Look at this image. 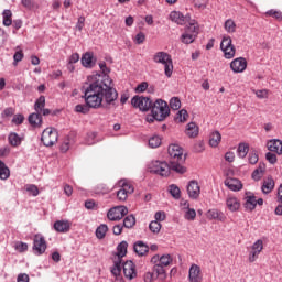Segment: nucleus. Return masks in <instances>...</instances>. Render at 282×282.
Wrapping results in <instances>:
<instances>
[{
  "instance_id": "obj_26",
  "label": "nucleus",
  "mask_w": 282,
  "mask_h": 282,
  "mask_svg": "<svg viewBox=\"0 0 282 282\" xmlns=\"http://www.w3.org/2000/svg\"><path fill=\"white\" fill-rule=\"evenodd\" d=\"M170 20L173 21V23H177V25H184V23H186V17L180 11H172L170 13Z\"/></svg>"
},
{
  "instance_id": "obj_47",
  "label": "nucleus",
  "mask_w": 282,
  "mask_h": 282,
  "mask_svg": "<svg viewBox=\"0 0 282 282\" xmlns=\"http://www.w3.org/2000/svg\"><path fill=\"white\" fill-rule=\"evenodd\" d=\"M170 107L174 111H177L182 107V101H180V98L174 97L170 100Z\"/></svg>"
},
{
  "instance_id": "obj_13",
  "label": "nucleus",
  "mask_w": 282,
  "mask_h": 282,
  "mask_svg": "<svg viewBox=\"0 0 282 282\" xmlns=\"http://www.w3.org/2000/svg\"><path fill=\"white\" fill-rule=\"evenodd\" d=\"M122 268H123V274L126 279H129V281H133V279L138 276V271L135 270V263H133V261L131 260L126 261L122 264Z\"/></svg>"
},
{
  "instance_id": "obj_22",
  "label": "nucleus",
  "mask_w": 282,
  "mask_h": 282,
  "mask_svg": "<svg viewBox=\"0 0 282 282\" xmlns=\"http://www.w3.org/2000/svg\"><path fill=\"white\" fill-rule=\"evenodd\" d=\"M225 186H227L229 191L234 192L241 191L243 188L241 181L238 178H227L225 181Z\"/></svg>"
},
{
  "instance_id": "obj_50",
  "label": "nucleus",
  "mask_w": 282,
  "mask_h": 282,
  "mask_svg": "<svg viewBox=\"0 0 282 282\" xmlns=\"http://www.w3.org/2000/svg\"><path fill=\"white\" fill-rule=\"evenodd\" d=\"M196 217L197 212H195V209L188 208L187 210H185V219H187V221H195Z\"/></svg>"
},
{
  "instance_id": "obj_63",
  "label": "nucleus",
  "mask_w": 282,
  "mask_h": 282,
  "mask_svg": "<svg viewBox=\"0 0 282 282\" xmlns=\"http://www.w3.org/2000/svg\"><path fill=\"white\" fill-rule=\"evenodd\" d=\"M155 279H158V278H155V273H153V272L152 273L148 272L143 276L144 282H153V281H155Z\"/></svg>"
},
{
  "instance_id": "obj_60",
  "label": "nucleus",
  "mask_w": 282,
  "mask_h": 282,
  "mask_svg": "<svg viewBox=\"0 0 282 282\" xmlns=\"http://www.w3.org/2000/svg\"><path fill=\"white\" fill-rule=\"evenodd\" d=\"M28 193H31V195H33V197H36V195H39V187H36V185H29L26 187Z\"/></svg>"
},
{
  "instance_id": "obj_9",
  "label": "nucleus",
  "mask_w": 282,
  "mask_h": 282,
  "mask_svg": "<svg viewBox=\"0 0 282 282\" xmlns=\"http://www.w3.org/2000/svg\"><path fill=\"white\" fill-rule=\"evenodd\" d=\"M45 250H47V241H45V237L41 234H36L33 237V252L41 256L45 254Z\"/></svg>"
},
{
  "instance_id": "obj_16",
  "label": "nucleus",
  "mask_w": 282,
  "mask_h": 282,
  "mask_svg": "<svg viewBox=\"0 0 282 282\" xmlns=\"http://www.w3.org/2000/svg\"><path fill=\"white\" fill-rule=\"evenodd\" d=\"M243 207L247 213H252L257 208V197L252 193H246Z\"/></svg>"
},
{
  "instance_id": "obj_8",
  "label": "nucleus",
  "mask_w": 282,
  "mask_h": 282,
  "mask_svg": "<svg viewBox=\"0 0 282 282\" xmlns=\"http://www.w3.org/2000/svg\"><path fill=\"white\" fill-rule=\"evenodd\" d=\"M167 153L171 156V162H175L176 164H181L184 162V150L178 144H171L167 148Z\"/></svg>"
},
{
  "instance_id": "obj_2",
  "label": "nucleus",
  "mask_w": 282,
  "mask_h": 282,
  "mask_svg": "<svg viewBox=\"0 0 282 282\" xmlns=\"http://www.w3.org/2000/svg\"><path fill=\"white\" fill-rule=\"evenodd\" d=\"M150 171H151V173L161 175V177H169V175H171V171H175L176 173H180L181 175L186 173V167H184L180 163H176L175 161H170V165H169V163H166L164 161H153L150 164Z\"/></svg>"
},
{
  "instance_id": "obj_37",
  "label": "nucleus",
  "mask_w": 282,
  "mask_h": 282,
  "mask_svg": "<svg viewBox=\"0 0 282 282\" xmlns=\"http://www.w3.org/2000/svg\"><path fill=\"white\" fill-rule=\"evenodd\" d=\"M108 230H109V227L107 225H105V224L100 225L96 229V237H97V239H105Z\"/></svg>"
},
{
  "instance_id": "obj_51",
  "label": "nucleus",
  "mask_w": 282,
  "mask_h": 282,
  "mask_svg": "<svg viewBox=\"0 0 282 282\" xmlns=\"http://www.w3.org/2000/svg\"><path fill=\"white\" fill-rule=\"evenodd\" d=\"M259 162V152L251 150L249 153V164H257Z\"/></svg>"
},
{
  "instance_id": "obj_17",
  "label": "nucleus",
  "mask_w": 282,
  "mask_h": 282,
  "mask_svg": "<svg viewBox=\"0 0 282 282\" xmlns=\"http://www.w3.org/2000/svg\"><path fill=\"white\" fill-rule=\"evenodd\" d=\"M189 282H202V268L197 264H192L188 272Z\"/></svg>"
},
{
  "instance_id": "obj_20",
  "label": "nucleus",
  "mask_w": 282,
  "mask_h": 282,
  "mask_svg": "<svg viewBox=\"0 0 282 282\" xmlns=\"http://www.w3.org/2000/svg\"><path fill=\"white\" fill-rule=\"evenodd\" d=\"M226 206L230 213H237L241 208V202L235 196H229L226 199Z\"/></svg>"
},
{
  "instance_id": "obj_32",
  "label": "nucleus",
  "mask_w": 282,
  "mask_h": 282,
  "mask_svg": "<svg viewBox=\"0 0 282 282\" xmlns=\"http://www.w3.org/2000/svg\"><path fill=\"white\" fill-rule=\"evenodd\" d=\"M127 248H129V243L127 241H122L117 247V257L118 261H121L122 257L127 256Z\"/></svg>"
},
{
  "instance_id": "obj_5",
  "label": "nucleus",
  "mask_w": 282,
  "mask_h": 282,
  "mask_svg": "<svg viewBox=\"0 0 282 282\" xmlns=\"http://www.w3.org/2000/svg\"><path fill=\"white\" fill-rule=\"evenodd\" d=\"M119 191L117 192V199L119 202H127L129 198V195H133V192L135 191V187H133V184L130 183L128 180H120L118 182Z\"/></svg>"
},
{
  "instance_id": "obj_55",
  "label": "nucleus",
  "mask_w": 282,
  "mask_h": 282,
  "mask_svg": "<svg viewBox=\"0 0 282 282\" xmlns=\"http://www.w3.org/2000/svg\"><path fill=\"white\" fill-rule=\"evenodd\" d=\"M13 65H17V63H21L23 61V51H17L13 55Z\"/></svg>"
},
{
  "instance_id": "obj_38",
  "label": "nucleus",
  "mask_w": 282,
  "mask_h": 282,
  "mask_svg": "<svg viewBox=\"0 0 282 282\" xmlns=\"http://www.w3.org/2000/svg\"><path fill=\"white\" fill-rule=\"evenodd\" d=\"M248 151H250V145L248 143H240L238 145L239 158H246V155H248Z\"/></svg>"
},
{
  "instance_id": "obj_29",
  "label": "nucleus",
  "mask_w": 282,
  "mask_h": 282,
  "mask_svg": "<svg viewBox=\"0 0 282 282\" xmlns=\"http://www.w3.org/2000/svg\"><path fill=\"white\" fill-rule=\"evenodd\" d=\"M263 175H265V163H259V166L252 173V180L259 182Z\"/></svg>"
},
{
  "instance_id": "obj_33",
  "label": "nucleus",
  "mask_w": 282,
  "mask_h": 282,
  "mask_svg": "<svg viewBox=\"0 0 282 282\" xmlns=\"http://www.w3.org/2000/svg\"><path fill=\"white\" fill-rule=\"evenodd\" d=\"M219 142H221V133H219V131L213 132L209 137V144L213 148H217L219 147Z\"/></svg>"
},
{
  "instance_id": "obj_49",
  "label": "nucleus",
  "mask_w": 282,
  "mask_h": 282,
  "mask_svg": "<svg viewBox=\"0 0 282 282\" xmlns=\"http://www.w3.org/2000/svg\"><path fill=\"white\" fill-rule=\"evenodd\" d=\"M225 30L226 32L232 33L237 30V24H235V21L232 20H227L225 22Z\"/></svg>"
},
{
  "instance_id": "obj_27",
  "label": "nucleus",
  "mask_w": 282,
  "mask_h": 282,
  "mask_svg": "<svg viewBox=\"0 0 282 282\" xmlns=\"http://www.w3.org/2000/svg\"><path fill=\"white\" fill-rule=\"evenodd\" d=\"M185 133L188 138H197V135H199V127H197V123L195 122H189L186 127Z\"/></svg>"
},
{
  "instance_id": "obj_58",
  "label": "nucleus",
  "mask_w": 282,
  "mask_h": 282,
  "mask_svg": "<svg viewBox=\"0 0 282 282\" xmlns=\"http://www.w3.org/2000/svg\"><path fill=\"white\" fill-rule=\"evenodd\" d=\"M15 250H18V252H26L28 243H25V242H18L15 245Z\"/></svg>"
},
{
  "instance_id": "obj_45",
  "label": "nucleus",
  "mask_w": 282,
  "mask_h": 282,
  "mask_svg": "<svg viewBox=\"0 0 282 282\" xmlns=\"http://www.w3.org/2000/svg\"><path fill=\"white\" fill-rule=\"evenodd\" d=\"M265 15L267 17H272L276 21H281L282 20V12L279 11V10L271 9V10L265 12Z\"/></svg>"
},
{
  "instance_id": "obj_25",
  "label": "nucleus",
  "mask_w": 282,
  "mask_h": 282,
  "mask_svg": "<svg viewBox=\"0 0 282 282\" xmlns=\"http://www.w3.org/2000/svg\"><path fill=\"white\" fill-rule=\"evenodd\" d=\"M207 219H216L217 221H226V215L223 214V212H219L218 209H209L207 212Z\"/></svg>"
},
{
  "instance_id": "obj_52",
  "label": "nucleus",
  "mask_w": 282,
  "mask_h": 282,
  "mask_svg": "<svg viewBox=\"0 0 282 282\" xmlns=\"http://www.w3.org/2000/svg\"><path fill=\"white\" fill-rule=\"evenodd\" d=\"M14 111L15 110L12 107L6 108L1 113V118H12V116H14Z\"/></svg>"
},
{
  "instance_id": "obj_10",
  "label": "nucleus",
  "mask_w": 282,
  "mask_h": 282,
  "mask_svg": "<svg viewBox=\"0 0 282 282\" xmlns=\"http://www.w3.org/2000/svg\"><path fill=\"white\" fill-rule=\"evenodd\" d=\"M131 105L134 106L135 109H140V111H149L153 101H151L149 97L134 96L131 100Z\"/></svg>"
},
{
  "instance_id": "obj_35",
  "label": "nucleus",
  "mask_w": 282,
  "mask_h": 282,
  "mask_svg": "<svg viewBox=\"0 0 282 282\" xmlns=\"http://www.w3.org/2000/svg\"><path fill=\"white\" fill-rule=\"evenodd\" d=\"M10 177V169L3 161H0V180H8Z\"/></svg>"
},
{
  "instance_id": "obj_14",
  "label": "nucleus",
  "mask_w": 282,
  "mask_h": 282,
  "mask_svg": "<svg viewBox=\"0 0 282 282\" xmlns=\"http://www.w3.org/2000/svg\"><path fill=\"white\" fill-rule=\"evenodd\" d=\"M248 62L243 57L235 58L230 63V69H232L235 74H242V72H246Z\"/></svg>"
},
{
  "instance_id": "obj_46",
  "label": "nucleus",
  "mask_w": 282,
  "mask_h": 282,
  "mask_svg": "<svg viewBox=\"0 0 282 282\" xmlns=\"http://www.w3.org/2000/svg\"><path fill=\"white\" fill-rule=\"evenodd\" d=\"M149 228L151 232L158 234L160 230H162V225L158 220H153L150 223Z\"/></svg>"
},
{
  "instance_id": "obj_44",
  "label": "nucleus",
  "mask_w": 282,
  "mask_h": 282,
  "mask_svg": "<svg viewBox=\"0 0 282 282\" xmlns=\"http://www.w3.org/2000/svg\"><path fill=\"white\" fill-rule=\"evenodd\" d=\"M161 144L162 138H160V135H154L149 140V147H151V149H158V147H160Z\"/></svg>"
},
{
  "instance_id": "obj_64",
  "label": "nucleus",
  "mask_w": 282,
  "mask_h": 282,
  "mask_svg": "<svg viewBox=\"0 0 282 282\" xmlns=\"http://www.w3.org/2000/svg\"><path fill=\"white\" fill-rule=\"evenodd\" d=\"M61 151L62 153H67L69 151V139H66L62 144H61Z\"/></svg>"
},
{
  "instance_id": "obj_41",
  "label": "nucleus",
  "mask_w": 282,
  "mask_h": 282,
  "mask_svg": "<svg viewBox=\"0 0 282 282\" xmlns=\"http://www.w3.org/2000/svg\"><path fill=\"white\" fill-rule=\"evenodd\" d=\"M122 272V260H115V267L111 269L113 276H120Z\"/></svg>"
},
{
  "instance_id": "obj_1",
  "label": "nucleus",
  "mask_w": 282,
  "mask_h": 282,
  "mask_svg": "<svg viewBox=\"0 0 282 282\" xmlns=\"http://www.w3.org/2000/svg\"><path fill=\"white\" fill-rule=\"evenodd\" d=\"M93 83L84 91V98L87 107L100 109L102 102L106 105H116L118 100V90L113 88L109 76L96 75L91 77Z\"/></svg>"
},
{
  "instance_id": "obj_40",
  "label": "nucleus",
  "mask_w": 282,
  "mask_h": 282,
  "mask_svg": "<svg viewBox=\"0 0 282 282\" xmlns=\"http://www.w3.org/2000/svg\"><path fill=\"white\" fill-rule=\"evenodd\" d=\"M188 120V111L182 109L176 113L175 122H186Z\"/></svg>"
},
{
  "instance_id": "obj_7",
  "label": "nucleus",
  "mask_w": 282,
  "mask_h": 282,
  "mask_svg": "<svg viewBox=\"0 0 282 282\" xmlns=\"http://www.w3.org/2000/svg\"><path fill=\"white\" fill-rule=\"evenodd\" d=\"M220 50L224 52V56L227 59L235 58L237 50L232 45V39L230 36H224L220 43Z\"/></svg>"
},
{
  "instance_id": "obj_30",
  "label": "nucleus",
  "mask_w": 282,
  "mask_h": 282,
  "mask_svg": "<svg viewBox=\"0 0 282 282\" xmlns=\"http://www.w3.org/2000/svg\"><path fill=\"white\" fill-rule=\"evenodd\" d=\"M272 191H274V178L268 177L267 180L263 181L262 193L268 195V193H272Z\"/></svg>"
},
{
  "instance_id": "obj_21",
  "label": "nucleus",
  "mask_w": 282,
  "mask_h": 282,
  "mask_svg": "<svg viewBox=\"0 0 282 282\" xmlns=\"http://www.w3.org/2000/svg\"><path fill=\"white\" fill-rule=\"evenodd\" d=\"M72 229V223H69V220H56L54 223V230H56V232H69V230Z\"/></svg>"
},
{
  "instance_id": "obj_57",
  "label": "nucleus",
  "mask_w": 282,
  "mask_h": 282,
  "mask_svg": "<svg viewBox=\"0 0 282 282\" xmlns=\"http://www.w3.org/2000/svg\"><path fill=\"white\" fill-rule=\"evenodd\" d=\"M99 68L102 72L104 76H107L111 73V69H109V67H107V63H105V62L99 63Z\"/></svg>"
},
{
  "instance_id": "obj_18",
  "label": "nucleus",
  "mask_w": 282,
  "mask_h": 282,
  "mask_svg": "<svg viewBox=\"0 0 282 282\" xmlns=\"http://www.w3.org/2000/svg\"><path fill=\"white\" fill-rule=\"evenodd\" d=\"M151 263H159L164 268H169V265L173 263V258L171 257V254H163L161 257L156 254L152 257Z\"/></svg>"
},
{
  "instance_id": "obj_43",
  "label": "nucleus",
  "mask_w": 282,
  "mask_h": 282,
  "mask_svg": "<svg viewBox=\"0 0 282 282\" xmlns=\"http://www.w3.org/2000/svg\"><path fill=\"white\" fill-rule=\"evenodd\" d=\"M124 228H133L135 226V216L129 215L123 219Z\"/></svg>"
},
{
  "instance_id": "obj_48",
  "label": "nucleus",
  "mask_w": 282,
  "mask_h": 282,
  "mask_svg": "<svg viewBox=\"0 0 282 282\" xmlns=\"http://www.w3.org/2000/svg\"><path fill=\"white\" fill-rule=\"evenodd\" d=\"M181 39H182V43L189 45V43H193L196 37L195 35H192L191 33L185 32Z\"/></svg>"
},
{
  "instance_id": "obj_15",
  "label": "nucleus",
  "mask_w": 282,
  "mask_h": 282,
  "mask_svg": "<svg viewBox=\"0 0 282 282\" xmlns=\"http://www.w3.org/2000/svg\"><path fill=\"white\" fill-rule=\"evenodd\" d=\"M200 193L202 188L199 187V183H197V181H191L187 185L188 197H191V199H197Z\"/></svg>"
},
{
  "instance_id": "obj_42",
  "label": "nucleus",
  "mask_w": 282,
  "mask_h": 282,
  "mask_svg": "<svg viewBox=\"0 0 282 282\" xmlns=\"http://www.w3.org/2000/svg\"><path fill=\"white\" fill-rule=\"evenodd\" d=\"M9 143L11 147H19V144H21V138L19 134L12 132L9 134Z\"/></svg>"
},
{
  "instance_id": "obj_23",
  "label": "nucleus",
  "mask_w": 282,
  "mask_h": 282,
  "mask_svg": "<svg viewBox=\"0 0 282 282\" xmlns=\"http://www.w3.org/2000/svg\"><path fill=\"white\" fill-rule=\"evenodd\" d=\"M153 274L155 276V279H160L161 281H164L166 279V270L164 269L165 267H163L160 263H153Z\"/></svg>"
},
{
  "instance_id": "obj_62",
  "label": "nucleus",
  "mask_w": 282,
  "mask_h": 282,
  "mask_svg": "<svg viewBox=\"0 0 282 282\" xmlns=\"http://www.w3.org/2000/svg\"><path fill=\"white\" fill-rule=\"evenodd\" d=\"M265 158H267L268 162H270V164H276V154H274L272 152H268L265 154Z\"/></svg>"
},
{
  "instance_id": "obj_59",
  "label": "nucleus",
  "mask_w": 282,
  "mask_h": 282,
  "mask_svg": "<svg viewBox=\"0 0 282 282\" xmlns=\"http://www.w3.org/2000/svg\"><path fill=\"white\" fill-rule=\"evenodd\" d=\"M25 117L23 115H15L12 119L13 124H23Z\"/></svg>"
},
{
  "instance_id": "obj_3",
  "label": "nucleus",
  "mask_w": 282,
  "mask_h": 282,
  "mask_svg": "<svg viewBox=\"0 0 282 282\" xmlns=\"http://www.w3.org/2000/svg\"><path fill=\"white\" fill-rule=\"evenodd\" d=\"M151 113L154 120L162 122L171 116V108H169V104L162 99H156L155 102L151 106Z\"/></svg>"
},
{
  "instance_id": "obj_61",
  "label": "nucleus",
  "mask_w": 282,
  "mask_h": 282,
  "mask_svg": "<svg viewBox=\"0 0 282 282\" xmlns=\"http://www.w3.org/2000/svg\"><path fill=\"white\" fill-rule=\"evenodd\" d=\"M257 98H268V89L254 90Z\"/></svg>"
},
{
  "instance_id": "obj_56",
  "label": "nucleus",
  "mask_w": 282,
  "mask_h": 282,
  "mask_svg": "<svg viewBox=\"0 0 282 282\" xmlns=\"http://www.w3.org/2000/svg\"><path fill=\"white\" fill-rule=\"evenodd\" d=\"M148 88H149V83L143 82V83H141V84H139V85L137 86L135 91H137L138 94H142V93H144V90L148 89Z\"/></svg>"
},
{
  "instance_id": "obj_28",
  "label": "nucleus",
  "mask_w": 282,
  "mask_h": 282,
  "mask_svg": "<svg viewBox=\"0 0 282 282\" xmlns=\"http://www.w3.org/2000/svg\"><path fill=\"white\" fill-rule=\"evenodd\" d=\"M82 65L83 67H94L95 62H94V53L91 52H86L83 56H82Z\"/></svg>"
},
{
  "instance_id": "obj_39",
  "label": "nucleus",
  "mask_w": 282,
  "mask_h": 282,
  "mask_svg": "<svg viewBox=\"0 0 282 282\" xmlns=\"http://www.w3.org/2000/svg\"><path fill=\"white\" fill-rule=\"evenodd\" d=\"M34 109L37 113H41L45 109V96H40L35 101Z\"/></svg>"
},
{
  "instance_id": "obj_11",
  "label": "nucleus",
  "mask_w": 282,
  "mask_h": 282,
  "mask_svg": "<svg viewBox=\"0 0 282 282\" xmlns=\"http://www.w3.org/2000/svg\"><path fill=\"white\" fill-rule=\"evenodd\" d=\"M129 213V209L126 206H116L108 210L107 217L109 221H120L124 215Z\"/></svg>"
},
{
  "instance_id": "obj_34",
  "label": "nucleus",
  "mask_w": 282,
  "mask_h": 282,
  "mask_svg": "<svg viewBox=\"0 0 282 282\" xmlns=\"http://www.w3.org/2000/svg\"><path fill=\"white\" fill-rule=\"evenodd\" d=\"M167 191L174 199H180L182 197V191L175 184L170 185Z\"/></svg>"
},
{
  "instance_id": "obj_31",
  "label": "nucleus",
  "mask_w": 282,
  "mask_h": 282,
  "mask_svg": "<svg viewBox=\"0 0 282 282\" xmlns=\"http://www.w3.org/2000/svg\"><path fill=\"white\" fill-rule=\"evenodd\" d=\"M134 252L139 254V257H144V254L149 252V246L142 241H138L134 243Z\"/></svg>"
},
{
  "instance_id": "obj_6",
  "label": "nucleus",
  "mask_w": 282,
  "mask_h": 282,
  "mask_svg": "<svg viewBox=\"0 0 282 282\" xmlns=\"http://www.w3.org/2000/svg\"><path fill=\"white\" fill-rule=\"evenodd\" d=\"M41 141L44 147H54L58 142V131L54 128H46L42 132Z\"/></svg>"
},
{
  "instance_id": "obj_54",
  "label": "nucleus",
  "mask_w": 282,
  "mask_h": 282,
  "mask_svg": "<svg viewBox=\"0 0 282 282\" xmlns=\"http://www.w3.org/2000/svg\"><path fill=\"white\" fill-rule=\"evenodd\" d=\"M75 111L77 113H89V106L86 105H77L75 107Z\"/></svg>"
},
{
  "instance_id": "obj_53",
  "label": "nucleus",
  "mask_w": 282,
  "mask_h": 282,
  "mask_svg": "<svg viewBox=\"0 0 282 282\" xmlns=\"http://www.w3.org/2000/svg\"><path fill=\"white\" fill-rule=\"evenodd\" d=\"M21 4L23 6V8H25L26 10H32L34 8V6H36V3L34 2V0H22Z\"/></svg>"
},
{
  "instance_id": "obj_19",
  "label": "nucleus",
  "mask_w": 282,
  "mask_h": 282,
  "mask_svg": "<svg viewBox=\"0 0 282 282\" xmlns=\"http://www.w3.org/2000/svg\"><path fill=\"white\" fill-rule=\"evenodd\" d=\"M267 149L272 153L282 155V141L279 139H272L267 142Z\"/></svg>"
},
{
  "instance_id": "obj_36",
  "label": "nucleus",
  "mask_w": 282,
  "mask_h": 282,
  "mask_svg": "<svg viewBox=\"0 0 282 282\" xmlns=\"http://www.w3.org/2000/svg\"><path fill=\"white\" fill-rule=\"evenodd\" d=\"M185 32L192 34V36L197 37V34H199V24H197V22L189 23Z\"/></svg>"
},
{
  "instance_id": "obj_24",
  "label": "nucleus",
  "mask_w": 282,
  "mask_h": 282,
  "mask_svg": "<svg viewBox=\"0 0 282 282\" xmlns=\"http://www.w3.org/2000/svg\"><path fill=\"white\" fill-rule=\"evenodd\" d=\"M29 124L31 127H42L43 124V117L41 116V112H33L29 116Z\"/></svg>"
},
{
  "instance_id": "obj_12",
  "label": "nucleus",
  "mask_w": 282,
  "mask_h": 282,
  "mask_svg": "<svg viewBox=\"0 0 282 282\" xmlns=\"http://www.w3.org/2000/svg\"><path fill=\"white\" fill-rule=\"evenodd\" d=\"M263 252V240H257L252 246L249 252V263H254L259 256Z\"/></svg>"
},
{
  "instance_id": "obj_4",
  "label": "nucleus",
  "mask_w": 282,
  "mask_h": 282,
  "mask_svg": "<svg viewBox=\"0 0 282 282\" xmlns=\"http://www.w3.org/2000/svg\"><path fill=\"white\" fill-rule=\"evenodd\" d=\"M152 61L158 65L164 66V74L167 78L173 76V57H171V54L164 51L156 52L154 53Z\"/></svg>"
}]
</instances>
